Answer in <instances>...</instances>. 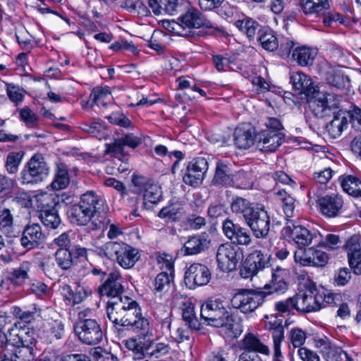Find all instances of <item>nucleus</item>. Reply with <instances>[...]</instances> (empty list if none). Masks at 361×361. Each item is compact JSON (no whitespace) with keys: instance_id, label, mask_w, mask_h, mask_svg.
Returning a JSON list of instances; mask_svg holds the SVG:
<instances>
[{"instance_id":"f257e3e1","label":"nucleus","mask_w":361,"mask_h":361,"mask_svg":"<svg viewBox=\"0 0 361 361\" xmlns=\"http://www.w3.org/2000/svg\"><path fill=\"white\" fill-rule=\"evenodd\" d=\"M106 314L114 324L127 327L140 338L148 339L154 336L153 328L149 319L143 317L139 304L128 297L109 300Z\"/></svg>"},{"instance_id":"f03ea898","label":"nucleus","mask_w":361,"mask_h":361,"mask_svg":"<svg viewBox=\"0 0 361 361\" xmlns=\"http://www.w3.org/2000/svg\"><path fill=\"white\" fill-rule=\"evenodd\" d=\"M200 317L206 325L216 328L224 327L228 330L233 329L235 322L223 302L218 300H210L203 303Z\"/></svg>"},{"instance_id":"7ed1b4c3","label":"nucleus","mask_w":361,"mask_h":361,"mask_svg":"<svg viewBox=\"0 0 361 361\" xmlns=\"http://www.w3.org/2000/svg\"><path fill=\"white\" fill-rule=\"evenodd\" d=\"M268 293L252 289H239L231 300L233 308L241 313L250 314L254 312L264 302Z\"/></svg>"},{"instance_id":"20e7f679","label":"nucleus","mask_w":361,"mask_h":361,"mask_svg":"<svg viewBox=\"0 0 361 361\" xmlns=\"http://www.w3.org/2000/svg\"><path fill=\"white\" fill-rule=\"evenodd\" d=\"M68 216L72 224L78 226H85L90 222V227L93 230L107 228L110 220L105 214L94 216L92 212L85 209L79 203L72 205L68 211Z\"/></svg>"},{"instance_id":"39448f33","label":"nucleus","mask_w":361,"mask_h":361,"mask_svg":"<svg viewBox=\"0 0 361 361\" xmlns=\"http://www.w3.org/2000/svg\"><path fill=\"white\" fill-rule=\"evenodd\" d=\"M309 108L315 116L324 118L329 116L339 109V99L338 97L315 90L311 95L307 96Z\"/></svg>"},{"instance_id":"423d86ee","label":"nucleus","mask_w":361,"mask_h":361,"mask_svg":"<svg viewBox=\"0 0 361 361\" xmlns=\"http://www.w3.org/2000/svg\"><path fill=\"white\" fill-rule=\"evenodd\" d=\"M79 320L74 326V331L79 340L87 345H96L103 338V332L96 319H85V312L78 314Z\"/></svg>"},{"instance_id":"0eeeda50","label":"nucleus","mask_w":361,"mask_h":361,"mask_svg":"<svg viewBox=\"0 0 361 361\" xmlns=\"http://www.w3.org/2000/svg\"><path fill=\"white\" fill-rule=\"evenodd\" d=\"M49 167L44 157L36 154L31 157L23 171V178L27 183L43 181L49 174Z\"/></svg>"},{"instance_id":"6e6552de","label":"nucleus","mask_w":361,"mask_h":361,"mask_svg":"<svg viewBox=\"0 0 361 361\" xmlns=\"http://www.w3.org/2000/svg\"><path fill=\"white\" fill-rule=\"evenodd\" d=\"M242 259L239 248L231 243L221 245L216 252V259L219 268L225 272H230L236 269L238 262Z\"/></svg>"},{"instance_id":"1a4fd4ad","label":"nucleus","mask_w":361,"mask_h":361,"mask_svg":"<svg viewBox=\"0 0 361 361\" xmlns=\"http://www.w3.org/2000/svg\"><path fill=\"white\" fill-rule=\"evenodd\" d=\"M182 319L187 328L179 326L173 332V337L178 343L188 340L191 331H198L201 328V323L198 321L193 306L189 305L183 310Z\"/></svg>"},{"instance_id":"9d476101","label":"nucleus","mask_w":361,"mask_h":361,"mask_svg":"<svg viewBox=\"0 0 361 361\" xmlns=\"http://www.w3.org/2000/svg\"><path fill=\"white\" fill-rule=\"evenodd\" d=\"M110 249L116 255L118 263L124 269H129L140 259L139 252L123 243L111 242L108 244Z\"/></svg>"},{"instance_id":"9b49d317","label":"nucleus","mask_w":361,"mask_h":361,"mask_svg":"<svg viewBox=\"0 0 361 361\" xmlns=\"http://www.w3.org/2000/svg\"><path fill=\"white\" fill-rule=\"evenodd\" d=\"M257 238H265L270 230V217L263 207H257L245 221Z\"/></svg>"},{"instance_id":"f8f14e48","label":"nucleus","mask_w":361,"mask_h":361,"mask_svg":"<svg viewBox=\"0 0 361 361\" xmlns=\"http://www.w3.org/2000/svg\"><path fill=\"white\" fill-rule=\"evenodd\" d=\"M283 234L291 238L299 247L308 246L313 240L317 238L315 233H312L305 227L296 225L293 221H288L286 226L282 230Z\"/></svg>"},{"instance_id":"ddd939ff","label":"nucleus","mask_w":361,"mask_h":361,"mask_svg":"<svg viewBox=\"0 0 361 361\" xmlns=\"http://www.w3.org/2000/svg\"><path fill=\"white\" fill-rule=\"evenodd\" d=\"M294 259L295 262L302 266L324 267L328 262V256L324 251L312 247L295 250Z\"/></svg>"},{"instance_id":"4468645a","label":"nucleus","mask_w":361,"mask_h":361,"mask_svg":"<svg viewBox=\"0 0 361 361\" xmlns=\"http://www.w3.org/2000/svg\"><path fill=\"white\" fill-rule=\"evenodd\" d=\"M45 238L46 235L42 232L41 226L32 223L25 226L20 242L23 248L30 250L39 247L44 243Z\"/></svg>"},{"instance_id":"2eb2a0df","label":"nucleus","mask_w":361,"mask_h":361,"mask_svg":"<svg viewBox=\"0 0 361 361\" xmlns=\"http://www.w3.org/2000/svg\"><path fill=\"white\" fill-rule=\"evenodd\" d=\"M296 310L302 312H310L322 308L323 295L319 294L316 289H310L295 297Z\"/></svg>"},{"instance_id":"dca6fc26","label":"nucleus","mask_w":361,"mask_h":361,"mask_svg":"<svg viewBox=\"0 0 361 361\" xmlns=\"http://www.w3.org/2000/svg\"><path fill=\"white\" fill-rule=\"evenodd\" d=\"M257 147L263 152H274L281 145L283 135L270 128L262 130L255 135Z\"/></svg>"},{"instance_id":"f3484780","label":"nucleus","mask_w":361,"mask_h":361,"mask_svg":"<svg viewBox=\"0 0 361 361\" xmlns=\"http://www.w3.org/2000/svg\"><path fill=\"white\" fill-rule=\"evenodd\" d=\"M208 169V162L203 157H198L189 163L187 171L183 176V181L185 184L195 186L200 184L205 173Z\"/></svg>"},{"instance_id":"a211bd4d","label":"nucleus","mask_w":361,"mask_h":361,"mask_svg":"<svg viewBox=\"0 0 361 361\" xmlns=\"http://www.w3.org/2000/svg\"><path fill=\"white\" fill-rule=\"evenodd\" d=\"M225 235L230 239L233 244L248 245L252 242L250 231L245 228L235 224L231 219H226L222 226Z\"/></svg>"},{"instance_id":"6ab92c4d","label":"nucleus","mask_w":361,"mask_h":361,"mask_svg":"<svg viewBox=\"0 0 361 361\" xmlns=\"http://www.w3.org/2000/svg\"><path fill=\"white\" fill-rule=\"evenodd\" d=\"M142 144V139L133 133H127L118 138H115L114 142L106 144V154L114 156L123 155L124 147L128 146L135 149Z\"/></svg>"},{"instance_id":"aec40b11","label":"nucleus","mask_w":361,"mask_h":361,"mask_svg":"<svg viewBox=\"0 0 361 361\" xmlns=\"http://www.w3.org/2000/svg\"><path fill=\"white\" fill-rule=\"evenodd\" d=\"M360 237L357 235L351 236L344 245L347 252L350 268L355 274H361V246Z\"/></svg>"},{"instance_id":"412c9836","label":"nucleus","mask_w":361,"mask_h":361,"mask_svg":"<svg viewBox=\"0 0 361 361\" xmlns=\"http://www.w3.org/2000/svg\"><path fill=\"white\" fill-rule=\"evenodd\" d=\"M121 274L116 271L111 272L104 282L98 288V292L102 296L115 298H122L120 295L123 291V286L121 283Z\"/></svg>"},{"instance_id":"4be33fe9","label":"nucleus","mask_w":361,"mask_h":361,"mask_svg":"<svg viewBox=\"0 0 361 361\" xmlns=\"http://www.w3.org/2000/svg\"><path fill=\"white\" fill-rule=\"evenodd\" d=\"M211 274L209 269L201 264H193L190 266L185 274V283L196 286H204L209 283Z\"/></svg>"},{"instance_id":"5701e85b","label":"nucleus","mask_w":361,"mask_h":361,"mask_svg":"<svg viewBox=\"0 0 361 361\" xmlns=\"http://www.w3.org/2000/svg\"><path fill=\"white\" fill-rule=\"evenodd\" d=\"M180 25L183 27L185 32H188L190 35V30L200 28L202 26L209 25L205 23L202 13L197 9H189L185 13L178 18Z\"/></svg>"},{"instance_id":"b1692460","label":"nucleus","mask_w":361,"mask_h":361,"mask_svg":"<svg viewBox=\"0 0 361 361\" xmlns=\"http://www.w3.org/2000/svg\"><path fill=\"white\" fill-rule=\"evenodd\" d=\"M290 80L293 88L298 91L299 94H305L307 96L315 92L316 88L311 78L302 72H292Z\"/></svg>"},{"instance_id":"393cba45","label":"nucleus","mask_w":361,"mask_h":361,"mask_svg":"<svg viewBox=\"0 0 361 361\" xmlns=\"http://www.w3.org/2000/svg\"><path fill=\"white\" fill-rule=\"evenodd\" d=\"M321 212L328 216H336L343 206L342 200L337 195H326L317 200Z\"/></svg>"},{"instance_id":"a878e982","label":"nucleus","mask_w":361,"mask_h":361,"mask_svg":"<svg viewBox=\"0 0 361 361\" xmlns=\"http://www.w3.org/2000/svg\"><path fill=\"white\" fill-rule=\"evenodd\" d=\"M316 346L326 361H342L343 350L332 344L326 338L317 340Z\"/></svg>"},{"instance_id":"bb28decb","label":"nucleus","mask_w":361,"mask_h":361,"mask_svg":"<svg viewBox=\"0 0 361 361\" xmlns=\"http://www.w3.org/2000/svg\"><path fill=\"white\" fill-rule=\"evenodd\" d=\"M78 203L94 216L103 214L100 213L104 204L103 199L93 190L82 194Z\"/></svg>"},{"instance_id":"cd10ccee","label":"nucleus","mask_w":361,"mask_h":361,"mask_svg":"<svg viewBox=\"0 0 361 361\" xmlns=\"http://www.w3.org/2000/svg\"><path fill=\"white\" fill-rule=\"evenodd\" d=\"M326 80L330 85L340 90L349 91L351 87L349 77L339 68H331L326 73Z\"/></svg>"},{"instance_id":"c85d7f7f","label":"nucleus","mask_w":361,"mask_h":361,"mask_svg":"<svg viewBox=\"0 0 361 361\" xmlns=\"http://www.w3.org/2000/svg\"><path fill=\"white\" fill-rule=\"evenodd\" d=\"M140 338L139 336L130 338L126 341V347L133 351L134 361H141L143 360L145 353H147V349H150L149 338Z\"/></svg>"},{"instance_id":"c756f323","label":"nucleus","mask_w":361,"mask_h":361,"mask_svg":"<svg viewBox=\"0 0 361 361\" xmlns=\"http://www.w3.org/2000/svg\"><path fill=\"white\" fill-rule=\"evenodd\" d=\"M331 114L334 116V118L326 124V130L332 138H337L341 135L343 129L347 127L348 118L339 109Z\"/></svg>"},{"instance_id":"7c9ffc66","label":"nucleus","mask_w":361,"mask_h":361,"mask_svg":"<svg viewBox=\"0 0 361 361\" xmlns=\"http://www.w3.org/2000/svg\"><path fill=\"white\" fill-rule=\"evenodd\" d=\"M255 135L252 128L238 127L233 134L235 144L240 149H248L254 144Z\"/></svg>"},{"instance_id":"2f4dec72","label":"nucleus","mask_w":361,"mask_h":361,"mask_svg":"<svg viewBox=\"0 0 361 361\" xmlns=\"http://www.w3.org/2000/svg\"><path fill=\"white\" fill-rule=\"evenodd\" d=\"M16 336L18 341L13 343V345L18 349H26L31 354V358L34 359L35 356V347L36 345V338L33 331L26 332L21 331L17 333Z\"/></svg>"},{"instance_id":"473e14b6","label":"nucleus","mask_w":361,"mask_h":361,"mask_svg":"<svg viewBox=\"0 0 361 361\" xmlns=\"http://www.w3.org/2000/svg\"><path fill=\"white\" fill-rule=\"evenodd\" d=\"M300 6L306 15H324L329 8L328 0H300Z\"/></svg>"},{"instance_id":"72a5a7b5","label":"nucleus","mask_w":361,"mask_h":361,"mask_svg":"<svg viewBox=\"0 0 361 361\" xmlns=\"http://www.w3.org/2000/svg\"><path fill=\"white\" fill-rule=\"evenodd\" d=\"M209 244V240L204 235H194L185 243L183 251L184 255H195L208 247Z\"/></svg>"},{"instance_id":"f704fd0d","label":"nucleus","mask_w":361,"mask_h":361,"mask_svg":"<svg viewBox=\"0 0 361 361\" xmlns=\"http://www.w3.org/2000/svg\"><path fill=\"white\" fill-rule=\"evenodd\" d=\"M257 207L246 199L240 197L233 199L231 204V211L235 214H241L245 221L255 213Z\"/></svg>"},{"instance_id":"c9c22d12","label":"nucleus","mask_w":361,"mask_h":361,"mask_svg":"<svg viewBox=\"0 0 361 361\" xmlns=\"http://www.w3.org/2000/svg\"><path fill=\"white\" fill-rule=\"evenodd\" d=\"M233 182V176L230 168L224 162L216 163L215 174L212 180L214 185H231Z\"/></svg>"},{"instance_id":"e433bc0d","label":"nucleus","mask_w":361,"mask_h":361,"mask_svg":"<svg viewBox=\"0 0 361 361\" xmlns=\"http://www.w3.org/2000/svg\"><path fill=\"white\" fill-rule=\"evenodd\" d=\"M31 264L30 262H23L19 267L14 268L9 272L8 279L15 286H22L26 279H29V272Z\"/></svg>"},{"instance_id":"4c0bfd02","label":"nucleus","mask_w":361,"mask_h":361,"mask_svg":"<svg viewBox=\"0 0 361 361\" xmlns=\"http://www.w3.org/2000/svg\"><path fill=\"white\" fill-rule=\"evenodd\" d=\"M242 347L246 351L245 353H259L263 355H268L269 348L263 344L258 338L252 334L246 335L242 341Z\"/></svg>"},{"instance_id":"58836bf2","label":"nucleus","mask_w":361,"mask_h":361,"mask_svg":"<svg viewBox=\"0 0 361 361\" xmlns=\"http://www.w3.org/2000/svg\"><path fill=\"white\" fill-rule=\"evenodd\" d=\"M315 56V51L305 46L296 47L292 53L293 59L301 66H311L313 63Z\"/></svg>"},{"instance_id":"ea45409f","label":"nucleus","mask_w":361,"mask_h":361,"mask_svg":"<svg viewBox=\"0 0 361 361\" xmlns=\"http://www.w3.org/2000/svg\"><path fill=\"white\" fill-rule=\"evenodd\" d=\"M281 202L283 211L285 214L287 221L289 219L295 215V199L292 197L286 190H279L276 192Z\"/></svg>"},{"instance_id":"a19ab883","label":"nucleus","mask_w":361,"mask_h":361,"mask_svg":"<svg viewBox=\"0 0 361 361\" xmlns=\"http://www.w3.org/2000/svg\"><path fill=\"white\" fill-rule=\"evenodd\" d=\"M63 296L73 305L80 304L87 297L86 290L79 285L72 288L70 285L64 284L61 287Z\"/></svg>"},{"instance_id":"79ce46f5","label":"nucleus","mask_w":361,"mask_h":361,"mask_svg":"<svg viewBox=\"0 0 361 361\" xmlns=\"http://www.w3.org/2000/svg\"><path fill=\"white\" fill-rule=\"evenodd\" d=\"M32 360L27 350L18 349L16 347L13 350L6 348L0 353V361H31Z\"/></svg>"},{"instance_id":"37998d69","label":"nucleus","mask_w":361,"mask_h":361,"mask_svg":"<svg viewBox=\"0 0 361 361\" xmlns=\"http://www.w3.org/2000/svg\"><path fill=\"white\" fill-rule=\"evenodd\" d=\"M341 185L343 190L353 197H361V180L353 175L341 178Z\"/></svg>"},{"instance_id":"c03bdc74","label":"nucleus","mask_w":361,"mask_h":361,"mask_svg":"<svg viewBox=\"0 0 361 361\" xmlns=\"http://www.w3.org/2000/svg\"><path fill=\"white\" fill-rule=\"evenodd\" d=\"M173 285V275L163 271L159 273L154 281V291L155 293H166L169 292Z\"/></svg>"},{"instance_id":"a18cd8bd","label":"nucleus","mask_w":361,"mask_h":361,"mask_svg":"<svg viewBox=\"0 0 361 361\" xmlns=\"http://www.w3.org/2000/svg\"><path fill=\"white\" fill-rule=\"evenodd\" d=\"M42 223L47 228L55 229L61 224V218L55 207L43 209L39 216Z\"/></svg>"},{"instance_id":"49530a36","label":"nucleus","mask_w":361,"mask_h":361,"mask_svg":"<svg viewBox=\"0 0 361 361\" xmlns=\"http://www.w3.org/2000/svg\"><path fill=\"white\" fill-rule=\"evenodd\" d=\"M235 25L240 30L245 32L250 39H253L257 33L259 35L263 30L257 21L250 18L237 20Z\"/></svg>"},{"instance_id":"de8ad7c7","label":"nucleus","mask_w":361,"mask_h":361,"mask_svg":"<svg viewBox=\"0 0 361 361\" xmlns=\"http://www.w3.org/2000/svg\"><path fill=\"white\" fill-rule=\"evenodd\" d=\"M262 47L269 51H273L279 47V42L273 31L268 28H263L257 38Z\"/></svg>"},{"instance_id":"09e8293b","label":"nucleus","mask_w":361,"mask_h":361,"mask_svg":"<svg viewBox=\"0 0 361 361\" xmlns=\"http://www.w3.org/2000/svg\"><path fill=\"white\" fill-rule=\"evenodd\" d=\"M93 102L97 106H106L107 104L113 100L111 91L108 87H97L93 89L91 95Z\"/></svg>"},{"instance_id":"8fccbe9b","label":"nucleus","mask_w":361,"mask_h":361,"mask_svg":"<svg viewBox=\"0 0 361 361\" xmlns=\"http://www.w3.org/2000/svg\"><path fill=\"white\" fill-rule=\"evenodd\" d=\"M269 259V257L264 255L262 251L255 250L247 257L245 260L258 273L266 267Z\"/></svg>"},{"instance_id":"3c124183","label":"nucleus","mask_w":361,"mask_h":361,"mask_svg":"<svg viewBox=\"0 0 361 361\" xmlns=\"http://www.w3.org/2000/svg\"><path fill=\"white\" fill-rule=\"evenodd\" d=\"M69 182L67 169L63 164L58 165L54 179L51 183L52 188L56 190H62L68 186Z\"/></svg>"},{"instance_id":"603ef678","label":"nucleus","mask_w":361,"mask_h":361,"mask_svg":"<svg viewBox=\"0 0 361 361\" xmlns=\"http://www.w3.org/2000/svg\"><path fill=\"white\" fill-rule=\"evenodd\" d=\"M56 262L59 267L66 270L71 267L73 261L71 251L67 248H59L55 253Z\"/></svg>"},{"instance_id":"864d4df0","label":"nucleus","mask_w":361,"mask_h":361,"mask_svg":"<svg viewBox=\"0 0 361 361\" xmlns=\"http://www.w3.org/2000/svg\"><path fill=\"white\" fill-rule=\"evenodd\" d=\"M143 192L144 200L152 204H157L162 194L160 186L152 183L145 188Z\"/></svg>"},{"instance_id":"5fc2aeb1","label":"nucleus","mask_w":361,"mask_h":361,"mask_svg":"<svg viewBox=\"0 0 361 361\" xmlns=\"http://www.w3.org/2000/svg\"><path fill=\"white\" fill-rule=\"evenodd\" d=\"M24 153L23 152H10L6 158V169L10 173H15L22 161Z\"/></svg>"},{"instance_id":"6e6d98bb","label":"nucleus","mask_w":361,"mask_h":361,"mask_svg":"<svg viewBox=\"0 0 361 361\" xmlns=\"http://www.w3.org/2000/svg\"><path fill=\"white\" fill-rule=\"evenodd\" d=\"M271 333L274 342L275 356H281V343L284 338V329L282 325L279 324L271 329Z\"/></svg>"},{"instance_id":"4d7b16f0","label":"nucleus","mask_w":361,"mask_h":361,"mask_svg":"<svg viewBox=\"0 0 361 361\" xmlns=\"http://www.w3.org/2000/svg\"><path fill=\"white\" fill-rule=\"evenodd\" d=\"M162 26L169 32H173L174 34L179 36H189V33L188 32H185L184 29L181 25H180L179 20H161Z\"/></svg>"},{"instance_id":"13d9d810","label":"nucleus","mask_w":361,"mask_h":361,"mask_svg":"<svg viewBox=\"0 0 361 361\" xmlns=\"http://www.w3.org/2000/svg\"><path fill=\"white\" fill-rule=\"evenodd\" d=\"M13 216L9 209L4 208L0 210V229L8 231L13 226Z\"/></svg>"},{"instance_id":"bf43d9fd","label":"nucleus","mask_w":361,"mask_h":361,"mask_svg":"<svg viewBox=\"0 0 361 361\" xmlns=\"http://www.w3.org/2000/svg\"><path fill=\"white\" fill-rule=\"evenodd\" d=\"M92 355L95 361H117V357L111 353L102 348H95L92 351Z\"/></svg>"},{"instance_id":"052dcab7","label":"nucleus","mask_w":361,"mask_h":361,"mask_svg":"<svg viewBox=\"0 0 361 361\" xmlns=\"http://www.w3.org/2000/svg\"><path fill=\"white\" fill-rule=\"evenodd\" d=\"M348 116L352 127L356 130L361 131V109L354 106L348 111Z\"/></svg>"},{"instance_id":"680f3d73","label":"nucleus","mask_w":361,"mask_h":361,"mask_svg":"<svg viewBox=\"0 0 361 361\" xmlns=\"http://www.w3.org/2000/svg\"><path fill=\"white\" fill-rule=\"evenodd\" d=\"M35 311L24 310L18 307H13V315L25 323H30L35 320Z\"/></svg>"},{"instance_id":"e2e57ef3","label":"nucleus","mask_w":361,"mask_h":361,"mask_svg":"<svg viewBox=\"0 0 361 361\" xmlns=\"http://www.w3.org/2000/svg\"><path fill=\"white\" fill-rule=\"evenodd\" d=\"M153 336L149 338L150 349H147V354L150 356L159 357L160 355H164L168 353V345L162 343H156L154 345L152 341Z\"/></svg>"},{"instance_id":"0e129e2a","label":"nucleus","mask_w":361,"mask_h":361,"mask_svg":"<svg viewBox=\"0 0 361 361\" xmlns=\"http://www.w3.org/2000/svg\"><path fill=\"white\" fill-rule=\"evenodd\" d=\"M306 339L305 333L300 329H294L290 331V342L295 348L300 347Z\"/></svg>"},{"instance_id":"69168bd1","label":"nucleus","mask_w":361,"mask_h":361,"mask_svg":"<svg viewBox=\"0 0 361 361\" xmlns=\"http://www.w3.org/2000/svg\"><path fill=\"white\" fill-rule=\"evenodd\" d=\"M6 87L8 96L12 102L18 103L23 100V90L11 84H6Z\"/></svg>"},{"instance_id":"338daca9","label":"nucleus","mask_w":361,"mask_h":361,"mask_svg":"<svg viewBox=\"0 0 361 361\" xmlns=\"http://www.w3.org/2000/svg\"><path fill=\"white\" fill-rule=\"evenodd\" d=\"M107 118L110 123L124 128L130 127L132 124L131 121L123 114H112Z\"/></svg>"},{"instance_id":"774afa93","label":"nucleus","mask_w":361,"mask_h":361,"mask_svg":"<svg viewBox=\"0 0 361 361\" xmlns=\"http://www.w3.org/2000/svg\"><path fill=\"white\" fill-rule=\"evenodd\" d=\"M178 0H160V7L162 14L173 15L177 11Z\"/></svg>"}]
</instances>
